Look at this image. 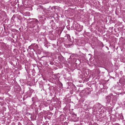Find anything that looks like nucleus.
Masks as SVG:
<instances>
[{
	"label": "nucleus",
	"instance_id": "obj_1",
	"mask_svg": "<svg viewBox=\"0 0 125 125\" xmlns=\"http://www.w3.org/2000/svg\"><path fill=\"white\" fill-rule=\"evenodd\" d=\"M106 99L107 100V101L108 102H109L110 101V100L111 99V98L110 96H107L106 98Z\"/></svg>",
	"mask_w": 125,
	"mask_h": 125
},
{
	"label": "nucleus",
	"instance_id": "obj_2",
	"mask_svg": "<svg viewBox=\"0 0 125 125\" xmlns=\"http://www.w3.org/2000/svg\"><path fill=\"white\" fill-rule=\"evenodd\" d=\"M58 7H59L57 6H54L52 7V9H53L54 10H56L57 9H58Z\"/></svg>",
	"mask_w": 125,
	"mask_h": 125
},
{
	"label": "nucleus",
	"instance_id": "obj_3",
	"mask_svg": "<svg viewBox=\"0 0 125 125\" xmlns=\"http://www.w3.org/2000/svg\"><path fill=\"white\" fill-rule=\"evenodd\" d=\"M34 19V20L35 21V22H37L38 21V20L37 19Z\"/></svg>",
	"mask_w": 125,
	"mask_h": 125
},
{
	"label": "nucleus",
	"instance_id": "obj_4",
	"mask_svg": "<svg viewBox=\"0 0 125 125\" xmlns=\"http://www.w3.org/2000/svg\"><path fill=\"white\" fill-rule=\"evenodd\" d=\"M119 96H115V98H117Z\"/></svg>",
	"mask_w": 125,
	"mask_h": 125
},
{
	"label": "nucleus",
	"instance_id": "obj_5",
	"mask_svg": "<svg viewBox=\"0 0 125 125\" xmlns=\"http://www.w3.org/2000/svg\"><path fill=\"white\" fill-rule=\"evenodd\" d=\"M72 44H69V47L72 46Z\"/></svg>",
	"mask_w": 125,
	"mask_h": 125
},
{
	"label": "nucleus",
	"instance_id": "obj_6",
	"mask_svg": "<svg viewBox=\"0 0 125 125\" xmlns=\"http://www.w3.org/2000/svg\"><path fill=\"white\" fill-rule=\"evenodd\" d=\"M77 31H82V30H81H81H78V31L77 30Z\"/></svg>",
	"mask_w": 125,
	"mask_h": 125
}]
</instances>
